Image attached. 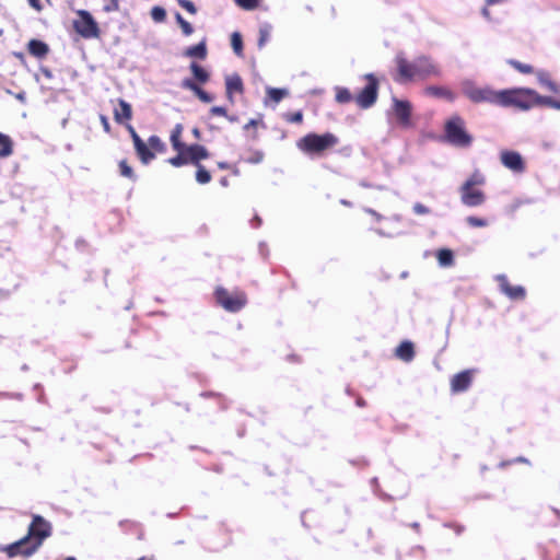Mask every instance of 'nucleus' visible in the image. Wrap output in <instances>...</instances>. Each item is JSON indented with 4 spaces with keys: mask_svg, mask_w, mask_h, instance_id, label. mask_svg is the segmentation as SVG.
Segmentation results:
<instances>
[{
    "mask_svg": "<svg viewBox=\"0 0 560 560\" xmlns=\"http://www.w3.org/2000/svg\"><path fill=\"white\" fill-rule=\"evenodd\" d=\"M413 211H415V213L420 214V215L428 214L430 212L429 208L422 203H416L413 206Z\"/></svg>",
    "mask_w": 560,
    "mask_h": 560,
    "instance_id": "obj_44",
    "label": "nucleus"
},
{
    "mask_svg": "<svg viewBox=\"0 0 560 560\" xmlns=\"http://www.w3.org/2000/svg\"><path fill=\"white\" fill-rule=\"evenodd\" d=\"M101 122L103 125L104 130L106 132H109L110 131V125H109L108 119H107L106 116H104V115L101 116Z\"/></svg>",
    "mask_w": 560,
    "mask_h": 560,
    "instance_id": "obj_48",
    "label": "nucleus"
},
{
    "mask_svg": "<svg viewBox=\"0 0 560 560\" xmlns=\"http://www.w3.org/2000/svg\"><path fill=\"white\" fill-rule=\"evenodd\" d=\"M132 141H133V145L135 148L140 145L141 143H143L144 141L139 137L138 133L133 135V137H131Z\"/></svg>",
    "mask_w": 560,
    "mask_h": 560,
    "instance_id": "obj_50",
    "label": "nucleus"
},
{
    "mask_svg": "<svg viewBox=\"0 0 560 560\" xmlns=\"http://www.w3.org/2000/svg\"><path fill=\"white\" fill-rule=\"evenodd\" d=\"M500 161L510 171L522 174L526 170V163L517 151L503 150L500 153Z\"/></svg>",
    "mask_w": 560,
    "mask_h": 560,
    "instance_id": "obj_12",
    "label": "nucleus"
},
{
    "mask_svg": "<svg viewBox=\"0 0 560 560\" xmlns=\"http://www.w3.org/2000/svg\"><path fill=\"white\" fill-rule=\"evenodd\" d=\"M234 1L240 8L250 11V10H255L259 5L261 0H234Z\"/></svg>",
    "mask_w": 560,
    "mask_h": 560,
    "instance_id": "obj_39",
    "label": "nucleus"
},
{
    "mask_svg": "<svg viewBox=\"0 0 560 560\" xmlns=\"http://www.w3.org/2000/svg\"><path fill=\"white\" fill-rule=\"evenodd\" d=\"M220 184L223 186V187H228L229 186V179L226 177H222L220 179Z\"/></svg>",
    "mask_w": 560,
    "mask_h": 560,
    "instance_id": "obj_56",
    "label": "nucleus"
},
{
    "mask_svg": "<svg viewBox=\"0 0 560 560\" xmlns=\"http://www.w3.org/2000/svg\"><path fill=\"white\" fill-rule=\"evenodd\" d=\"M445 138L448 143L458 148H468L472 143V137L467 132L465 121L460 116H452L444 127Z\"/></svg>",
    "mask_w": 560,
    "mask_h": 560,
    "instance_id": "obj_8",
    "label": "nucleus"
},
{
    "mask_svg": "<svg viewBox=\"0 0 560 560\" xmlns=\"http://www.w3.org/2000/svg\"><path fill=\"white\" fill-rule=\"evenodd\" d=\"M151 16L155 22H163L166 18V12L162 7H154L151 10Z\"/></svg>",
    "mask_w": 560,
    "mask_h": 560,
    "instance_id": "obj_40",
    "label": "nucleus"
},
{
    "mask_svg": "<svg viewBox=\"0 0 560 560\" xmlns=\"http://www.w3.org/2000/svg\"><path fill=\"white\" fill-rule=\"evenodd\" d=\"M482 14H483V16H486L487 19H490V12H489V10H488V8H487V7L482 9Z\"/></svg>",
    "mask_w": 560,
    "mask_h": 560,
    "instance_id": "obj_57",
    "label": "nucleus"
},
{
    "mask_svg": "<svg viewBox=\"0 0 560 560\" xmlns=\"http://www.w3.org/2000/svg\"><path fill=\"white\" fill-rule=\"evenodd\" d=\"M466 222L471 228H486L489 222L487 219L469 215L466 218Z\"/></svg>",
    "mask_w": 560,
    "mask_h": 560,
    "instance_id": "obj_36",
    "label": "nucleus"
},
{
    "mask_svg": "<svg viewBox=\"0 0 560 560\" xmlns=\"http://www.w3.org/2000/svg\"><path fill=\"white\" fill-rule=\"evenodd\" d=\"M462 93L470 102L475 104L487 103L499 106L500 91L493 90L491 86H479L470 80L462 82Z\"/></svg>",
    "mask_w": 560,
    "mask_h": 560,
    "instance_id": "obj_7",
    "label": "nucleus"
},
{
    "mask_svg": "<svg viewBox=\"0 0 560 560\" xmlns=\"http://www.w3.org/2000/svg\"><path fill=\"white\" fill-rule=\"evenodd\" d=\"M424 93L430 96L445 98L450 102L455 100V94L445 86L430 85L425 88Z\"/></svg>",
    "mask_w": 560,
    "mask_h": 560,
    "instance_id": "obj_19",
    "label": "nucleus"
},
{
    "mask_svg": "<svg viewBox=\"0 0 560 560\" xmlns=\"http://www.w3.org/2000/svg\"><path fill=\"white\" fill-rule=\"evenodd\" d=\"M536 77L542 86H546L552 93L560 94V86L551 80L549 72L539 70L536 72Z\"/></svg>",
    "mask_w": 560,
    "mask_h": 560,
    "instance_id": "obj_22",
    "label": "nucleus"
},
{
    "mask_svg": "<svg viewBox=\"0 0 560 560\" xmlns=\"http://www.w3.org/2000/svg\"><path fill=\"white\" fill-rule=\"evenodd\" d=\"M52 526L40 515H34L27 528V534L15 542L3 546L1 551L9 558L18 556L28 558L43 545L44 540L51 536Z\"/></svg>",
    "mask_w": 560,
    "mask_h": 560,
    "instance_id": "obj_1",
    "label": "nucleus"
},
{
    "mask_svg": "<svg viewBox=\"0 0 560 560\" xmlns=\"http://www.w3.org/2000/svg\"><path fill=\"white\" fill-rule=\"evenodd\" d=\"M210 114L212 116H223V117H228V110L225 107H222V106H213L211 107L210 109Z\"/></svg>",
    "mask_w": 560,
    "mask_h": 560,
    "instance_id": "obj_43",
    "label": "nucleus"
},
{
    "mask_svg": "<svg viewBox=\"0 0 560 560\" xmlns=\"http://www.w3.org/2000/svg\"><path fill=\"white\" fill-rule=\"evenodd\" d=\"M339 143V139L331 132L317 135L307 133L298 141V148L306 154L322 155Z\"/></svg>",
    "mask_w": 560,
    "mask_h": 560,
    "instance_id": "obj_5",
    "label": "nucleus"
},
{
    "mask_svg": "<svg viewBox=\"0 0 560 560\" xmlns=\"http://www.w3.org/2000/svg\"><path fill=\"white\" fill-rule=\"evenodd\" d=\"M192 165L196 166V168H197L196 170V180L198 184L206 185L211 182L212 176H211L210 172L200 162H198L197 164H192Z\"/></svg>",
    "mask_w": 560,
    "mask_h": 560,
    "instance_id": "obj_27",
    "label": "nucleus"
},
{
    "mask_svg": "<svg viewBox=\"0 0 560 560\" xmlns=\"http://www.w3.org/2000/svg\"><path fill=\"white\" fill-rule=\"evenodd\" d=\"M267 95L272 102L279 103L288 95V91L284 89L269 88L267 90Z\"/></svg>",
    "mask_w": 560,
    "mask_h": 560,
    "instance_id": "obj_33",
    "label": "nucleus"
},
{
    "mask_svg": "<svg viewBox=\"0 0 560 560\" xmlns=\"http://www.w3.org/2000/svg\"><path fill=\"white\" fill-rule=\"evenodd\" d=\"M368 213L372 214L377 221H381L383 217L373 209H366Z\"/></svg>",
    "mask_w": 560,
    "mask_h": 560,
    "instance_id": "obj_51",
    "label": "nucleus"
},
{
    "mask_svg": "<svg viewBox=\"0 0 560 560\" xmlns=\"http://www.w3.org/2000/svg\"><path fill=\"white\" fill-rule=\"evenodd\" d=\"M397 358L405 362H410L415 358V347L411 341H402L395 351Z\"/></svg>",
    "mask_w": 560,
    "mask_h": 560,
    "instance_id": "obj_20",
    "label": "nucleus"
},
{
    "mask_svg": "<svg viewBox=\"0 0 560 560\" xmlns=\"http://www.w3.org/2000/svg\"><path fill=\"white\" fill-rule=\"evenodd\" d=\"M501 107H514L520 110H529L537 106H547L560 110V101L550 96H542L528 88H512L500 91Z\"/></svg>",
    "mask_w": 560,
    "mask_h": 560,
    "instance_id": "obj_2",
    "label": "nucleus"
},
{
    "mask_svg": "<svg viewBox=\"0 0 560 560\" xmlns=\"http://www.w3.org/2000/svg\"><path fill=\"white\" fill-rule=\"evenodd\" d=\"M397 82H408L413 80H427L441 75V69L433 60L427 56H420L413 61L407 60L404 56L396 57Z\"/></svg>",
    "mask_w": 560,
    "mask_h": 560,
    "instance_id": "obj_4",
    "label": "nucleus"
},
{
    "mask_svg": "<svg viewBox=\"0 0 560 560\" xmlns=\"http://www.w3.org/2000/svg\"><path fill=\"white\" fill-rule=\"evenodd\" d=\"M16 97H18L19 100H21V101H23V100H24V95H23L22 93H21V94H18V95H16Z\"/></svg>",
    "mask_w": 560,
    "mask_h": 560,
    "instance_id": "obj_61",
    "label": "nucleus"
},
{
    "mask_svg": "<svg viewBox=\"0 0 560 560\" xmlns=\"http://www.w3.org/2000/svg\"><path fill=\"white\" fill-rule=\"evenodd\" d=\"M214 299L218 305L230 313H237L247 304V295L242 290L229 291L223 287L214 290Z\"/></svg>",
    "mask_w": 560,
    "mask_h": 560,
    "instance_id": "obj_9",
    "label": "nucleus"
},
{
    "mask_svg": "<svg viewBox=\"0 0 560 560\" xmlns=\"http://www.w3.org/2000/svg\"><path fill=\"white\" fill-rule=\"evenodd\" d=\"M191 132H192V135H194V137H195L196 139H198V140H199V139L201 138V131H200V129H199V128L195 127V128L191 130Z\"/></svg>",
    "mask_w": 560,
    "mask_h": 560,
    "instance_id": "obj_53",
    "label": "nucleus"
},
{
    "mask_svg": "<svg viewBox=\"0 0 560 560\" xmlns=\"http://www.w3.org/2000/svg\"><path fill=\"white\" fill-rule=\"evenodd\" d=\"M497 282L503 294L514 301H522L526 298V290L522 285H513L505 275L497 276Z\"/></svg>",
    "mask_w": 560,
    "mask_h": 560,
    "instance_id": "obj_14",
    "label": "nucleus"
},
{
    "mask_svg": "<svg viewBox=\"0 0 560 560\" xmlns=\"http://www.w3.org/2000/svg\"><path fill=\"white\" fill-rule=\"evenodd\" d=\"M225 88L229 97H231L233 93H243L244 85L242 78L238 74L228 77L225 79Z\"/></svg>",
    "mask_w": 560,
    "mask_h": 560,
    "instance_id": "obj_21",
    "label": "nucleus"
},
{
    "mask_svg": "<svg viewBox=\"0 0 560 560\" xmlns=\"http://www.w3.org/2000/svg\"><path fill=\"white\" fill-rule=\"evenodd\" d=\"M393 110L394 114L398 120V122L402 127H409L410 126V118H411V104L409 101L405 100H393Z\"/></svg>",
    "mask_w": 560,
    "mask_h": 560,
    "instance_id": "obj_16",
    "label": "nucleus"
},
{
    "mask_svg": "<svg viewBox=\"0 0 560 560\" xmlns=\"http://www.w3.org/2000/svg\"><path fill=\"white\" fill-rule=\"evenodd\" d=\"M114 118L117 124H125L132 118V108L125 100H118V107L114 109Z\"/></svg>",
    "mask_w": 560,
    "mask_h": 560,
    "instance_id": "obj_17",
    "label": "nucleus"
},
{
    "mask_svg": "<svg viewBox=\"0 0 560 560\" xmlns=\"http://www.w3.org/2000/svg\"><path fill=\"white\" fill-rule=\"evenodd\" d=\"M135 150L143 164L150 163L155 158V153L152 152L150 147L144 142L136 147Z\"/></svg>",
    "mask_w": 560,
    "mask_h": 560,
    "instance_id": "obj_24",
    "label": "nucleus"
},
{
    "mask_svg": "<svg viewBox=\"0 0 560 560\" xmlns=\"http://www.w3.org/2000/svg\"><path fill=\"white\" fill-rule=\"evenodd\" d=\"M476 372L475 369H467L453 375L450 381L452 393L458 394L466 392L471 386Z\"/></svg>",
    "mask_w": 560,
    "mask_h": 560,
    "instance_id": "obj_13",
    "label": "nucleus"
},
{
    "mask_svg": "<svg viewBox=\"0 0 560 560\" xmlns=\"http://www.w3.org/2000/svg\"><path fill=\"white\" fill-rule=\"evenodd\" d=\"M508 63L512 68H514L516 71H518L520 73H523V74H532V73H534V68L530 65L523 63V62H521L518 60H515V59L508 60Z\"/></svg>",
    "mask_w": 560,
    "mask_h": 560,
    "instance_id": "obj_30",
    "label": "nucleus"
},
{
    "mask_svg": "<svg viewBox=\"0 0 560 560\" xmlns=\"http://www.w3.org/2000/svg\"><path fill=\"white\" fill-rule=\"evenodd\" d=\"M230 170H231V171H232V173H233L234 175H236V176L240 174V170H238L236 166H232V168H230Z\"/></svg>",
    "mask_w": 560,
    "mask_h": 560,
    "instance_id": "obj_59",
    "label": "nucleus"
},
{
    "mask_svg": "<svg viewBox=\"0 0 560 560\" xmlns=\"http://www.w3.org/2000/svg\"><path fill=\"white\" fill-rule=\"evenodd\" d=\"M42 73L48 79L52 77L50 70L48 69H42Z\"/></svg>",
    "mask_w": 560,
    "mask_h": 560,
    "instance_id": "obj_55",
    "label": "nucleus"
},
{
    "mask_svg": "<svg viewBox=\"0 0 560 560\" xmlns=\"http://www.w3.org/2000/svg\"><path fill=\"white\" fill-rule=\"evenodd\" d=\"M335 91V100L339 104H347L354 100L351 92L347 88L337 86Z\"/></svg>",
    "mask_w": 560,
    "mask_h": 560,
    "instance_id": "obj_28",
    "label": "nucleus"
},
{
    "mask_svg": "<svg viewBox=\"0 0 560 560\" xmlns=\"http://www.w3.org/2000/svg\"><path fill=\"white\" fill-rule=\"evenodd\" d=\"M13 152V141L11 138L0 132V158H8Z\"/></svg>",
    "mask_w": 560,
    "mask_h": 560,
    "instance_id": "obj_25",
    "label": "nucleus"
},
{
    "mask_svg": "<svg viewBox=\"0 0 560 560\" xmlns=\"http://www.w3.org/2000/svg\"><path fill=\"white\" fill-rule=\"evenodd\" d=\"M138 560H155L154 557H140Z\"/></svg>",
    "mask_w": 560,
    "mask_h": 560,
    "instance_id": "obj_60",
    "label": "nucleus"
},
{
    "mask_svg": "<svg viewBox=\"0 0 560 560\" xmlns=\"http://www.w3.org/2000/svg\"><path fill=\"white\" fill-rule=\"evenodd\" d=\"M118 166L121 176L129 178L131 180H136L135 172L132 167L128 164L127 160H121L118 163Z\"/></svg>",
    "mask_w": 560,
    "mask_h": 560,
    "instance_id": "obj_34",
    "label": "nucleus"
},
{
    "mask_svg": "<svg viewBox=\"0 0 560 560\" xmlns=\"http://www.w3.org/2000/svg\"><path fill=\"white\" fill-rule=\"evenodd\" d=\"M483 184H485V176L479 171H475L469 176V178L464 183V185H466V189H468L469 186L476 187V186H480Z\"/></svg>",
    "mask_w": 560,
    "mask_h": 560,
    "instance_id": "obj_32",
    "label": "nucleus"
},
{
    "mask_svg": "<svg viewBox=\"0 0 560 560\" xmlns=\"http://www.w3.org/2000/svg\"><path fill=\"white\" fill-rule=\"evenodd\" d=\"M66 560H75L74 557H68Z\"/></svg>",
    "mask_w": 560,
    "mask_h": 560,
    "instance_id": "obj_63",
    "label": "nucleus"
},
{
    "mask_svg": "<svg viewBox=\"0 0 560 560\" xmlns=\"http://www.w3.org/2000/svg\"><path fill=\"white\" fill-rule=\"evenodd\" d=\"M177 3L179 4V7L185 9L188 13H190V14H196L197 13V8H196V5L194 4L192 1H190V0H177Z\"/></svg>",
    "mask_w": 560,
    "mask_h": 560,
    "instance_id": "obj_41",
    "label": "nucleus"
},
{
    "mask_svg": "<svg viewBox=\"0 0 560 560\" xmlns=\"http://www.w3.org/2000/svg\"><path fill=\"white\" fill-rule=\"evenodd\" d=\"M218 167L220 170H230V168H232V165L229 164L228 162L221 161V162H218Z\"/></svg>",
    "mask_w": 560,
    "mask_h": 560,
    "instance_id": "obj_52",
    "label": "nucleus"
},
{
    "mask_svg": "<svg viewBox=\"0 0 560 560\" xmlns=\"http://www.w3.org/2000/svg\"><path fill=\"white\" fill-rule=\"evenodd\" d=\"M436 258L442 267H450L454 264V254L448 248L439 249L436 253Z\"/></svg>",
    "mask_w": 560,
    "mask_h": 560,
    "instance_id": "obj_26",
    "label": "nucleus"
},
{
    "mask_svg": "<svg viewBox=\"0 0 560 560\" xmlns=\"http://www.w3.org/2000/svg\"><path fill=\"white\" fill-rule=\"evenodd\" d=\"M183 132L184 126L182 124H176L171 131L170 141L172 148L177 152L175 156L167 160L172 166L182 167L187 164H197L210 156V152L205 145L198 143L186 144L182 140Z\"/></svg>",
    "mask_w": 560,
    "mask_h": 560,
    "instance_id": "obj_3",
    "label": "nucleus"
},
{
    "mask_svg": "<svg viewBox=\"0 0 560 560\" xmlns=\"http://www.w3.org/2000/svg\"><path fill=\"white\" fill-rule=\"evenodd\" d=\"M284 120L290 124H301L303 121V113L301 110L285 113Z\"/></svg>",
    "mask_w": 560,
    "mask_h": 560,
    "instance_id": "obj_38",
    "label": "nucleus"
},
{
    "mask_svg": "<svg viewBox=\"0 0 560 560\" xmlns=\"http://www.w3.org/2000/svg\"><path fill=\"white\" fill-rule=\"evenodd\" d=\"M31 8H33L35 11L40 12L44 9V5L40 0H27Z\"/></svg>",
    "mask_w": 560,
    "mask_h": 560,
    "instance_id": "obj_45",
    "label": "nucleus"
},
{
    "mask_svg": "<svg viewBox=\"0 0 560 560\" xmlns=\"http://www.w3.org/2000/svg\"><path fill=\"white\" fill-rule=\"evenodd\" d=\"M226 118H228L230 121H235V120H236V118H234V117H230L229 115H228V117H226Z\"/></svg>",
    "mask_w": 560,
    "mask_h": 560,
    "instance_id": "obj_62",
    "label": "nucleus"
},
{
    "mask_svg": "<svg viewBox=\"0 0 560 560\" xmlns=\"http://www.w3.org/2000/svg\"><path fill=\"white\" fill-rule=\"evenodd\" d=\"M119 8L118 0H110V3L104 7L106 12L117 11Z\"/></svg>",
    "mask_w": 560,
    "mask_h": 560,
    "instance_id": "obj_46",
    "label": "nucleus"
},
{
    "mask_svg": "<svg viewBox=\"0 0 560 560\" xmlns=\"http://www.w3.org/2000/svg\"><path fill=\"white\" fill-rule=\"evenodd\" d=\"M366 85L355 95L354 101L360 108L366 109L373 106L378 95V80L373 73L364 75Z\"/></svg>",
    "mask_w": 560,
    "mask_h": 560,
    "instance_id": "obj_11",
    "label": "nucleus"
},
{
    "mask_svg": "<svg viewBox=\"0 0 560 560\" xmlns=\"http://www.w3.org/2000/svg\"><path fill=\"white\" fill-rule=\"evenodd\" d=\"M49 46L43 40L33 38L27 43V51L35 58H45L49 54Z\"/></svg>",
    "mask_w": 560,
    "mask_h": 560,
    "instance_id": "obj_18",
    "label": "nucleus"
},
{
    "mask_svg": "<svg viewBox=\"0 0 560 560\" xmlns=\"http://www.w3.org/2000/svg\"><path fill=\"white\" fill-rule=\"evenodd\" d=\"M460 200L467 207H478L485 202L486 196L482 190L471 186L466 189V185L463 184L460 187Z\"/></svg>",
    "mask_w": 560,
    "mask_h": 560,
    "instance_id": "obj_15",
    "label": "nucleus"
},
{
    "mask_svg": "<svg viewBox=\"0 0 560 560\" xmlns=\"http://www.w3.org/2000/svg\"><path fill=\"white\" fill-rule=\"evenodd\" d=\"M462 529H463V528L458 526V527H457V533H460V532H462Z\"/></svg>",
    "mask_w": 560,
    "mask_h": 560,
    "instance_id": "obj_64",
    "label": "nucleus"
},
{
    "mask_svg": "<svg viewBox=\"0 0 560 560\" xmlns=\"http://www.w3.org/2000/svg\"><path fill=\"white\" fill-rule=\"evenodd\" d=\"M14 57L20 59L21 61L24 60V54L23 52H14Z\"/></svg>",
    "mask_w": 560,
    "mask_h": 560,
    "instance_id": "obj_58",
    "label": "nucleus"
},
{
    "mask_svg": "<svg viewBox=\"0 0 560 560\" xmlns=\"http://www.w3.org/2000/svg\"><path fill=\"white\" fill-rule=\"evenodd\" d=\"M260 120L257 119H250L245 126L244 129L248 130L249 128H257V126L260 124Z\"/></svg>",
    "mask_w": 560,
    "mask_h": 560,
    "instance_id": "obj_49",
    "label": "nucleus"
},
{
    "mask_svg": "<svg viewBox=\"0 0 560 560\" xmlns=\"http://www.w3.org/2000/svg\"><path fill=\"white\" fill-rule=\"evenodd\" d=\"M176 22L180 26L184 35L189 36L194 33V28L189 22H187L179 13H176Z\"/></svg>",
    "mask_w": 560,
    "mask_h": 560,
    "instance_id": "obj_35",
    "label": "nucleus"
},
{
    "mask_svg": "<svg viewBox=\"0 0 560 560\" xmlns=\"http://www.w3.org/2000/svg\"><path fill=\"white\" fill-rule=\"evenodd\" d=\"M148 145L152 152L164 153L166 151L165 143L155 135L149 137Z\"/></svg>",
    "mask_w": 560,
    "mask_h": 560,
    "instance_id": "obj_29",
    "label": "nucleus"
},
{
    "mask_svg": "<svg viewBox=\"0 0 560 560\" xmlns=\"http://www.w3.org/2000/svg\"><path fill=\"white\" fill-rule=\"evenodd\" d=\"M189 69L192 73V78L184 79L180 86L191 91L202 103H211L213 101L212 95L200 86L210 80V73L197 62H191Z\"/></svg>",
    "mask_w": 560,
    "mask_h": 560,
    "instance_id": "obj_6",
    "label": "nucleus"
},
{
    "mask_svg": "<svg viewBox=\"0 0 560 560\" xmlns=\"http://www.w3.org/2000/svg\"><path fill=\"white\" fill-rule=\"evenodd\" d=\"M72 27L83 39H98L102 35L98 23L86 10L75 11V18L72 20Z\"/></svg>",
    "mask_w": 560,
    "mask_h": 560,
    "instance_id": "obj_10",
    "label": "nucleus"
},
{
    "mask_svg": "<svg viewBox=\"0 0 560 560\" xmlns=\"http://www.w3.org/2000/svg\"><path fill=\"white\" fill-rule=\"evenodd\" d=\"M268 37H269V30H268V27L260 28V31H259V40H258L259 47H262L265 45V43L268 40Z\"/></svg>",
    "mask_w": 560,
    "mask_h": 560,
    "instance_id": "obj_42",
    "label": "nucleus"
},
{
    "mask_svg": "<svg viewBox=\"0 0 560 560\" xmlns=\"http://www.w3.org/2000/svg\"><path fill=\"white\" fill-rule=\"evenodd\" d=\"M231 46L237 56H243V39L238 32H234L231 35Z\"/></svg>",
    "mask_w": 560,
    "mask_h": 560,
    "instance_id": "obj_31",
    "label": "nucleus"
},
{
    "mask_svg": "<svg viewBox=\"0 0 560 560\" xmlns=\"http://www.w3.org/2000/svg\"><path fill=\"white\" fill-rule=\"evenodd\" d=\"M208 51L207 46L205 42H200L197 45L188 47L184 51V56L190 57V58H197L200 60H203L207 58Z\"/></svg>",
    "mask_w": 560,
    "mask_h": 560,
    "instance_id": "obj_23",
    "label": "nucleus"
},
{
    "mask_svg": "<svg viewBox=\"0 0 560 560\" xmlns=\"http://www.w3.org/2000/svg\"><path fill=\"white\" fill-rule=\"evenodd\" d=\"M513 463H526V464H528V460L526 458H524V457H516V458H514L512 460H509V462H502L500 464V466L504 467V466L513 464Z\"/></svg>",
    "mask_w": 560,
    "mask_h": 560,
    "instance_id": "obj_47",
    "label": "nucleus"
},
{
    "mask_svg": "<svg viewBox=\"0 0 560 560\" xmlns=\"http://www.w3.org/2000/svg\"><path fill=\"white\" fill-rule=\"evenodd\" d=\"M126 128L129 131L130 137H133V135L137 133V131L135 130V128L130 124H126Z\"/></svg>",
    "mask_w": 560,
    "mask_h": 560,
    "instance_id": "obj_54",
    "label": "nucleus"
},
{
    "mask_svg": "<svg viewBox=\"0 0 560 560\" xmlns=\"http://www.w3.org/2000/svg\"><path fill=\"white\" fill-rule=\"evenodd\" d=\"M265 154L262 151L253 150L249 152V155L245 159V161L249 164H259L262 162Z\"/></svg>",
    "mask_w": 560,
    "mask_h": 560,
    "instance_id": "obj_37",
    "label": "nucleus"
}]
</instances>
